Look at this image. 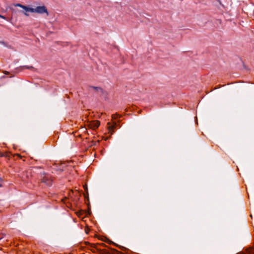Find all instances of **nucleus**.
<instances>
[{
    "label": "nucleus",
    "instance_id": "1",
    "mask_svg": "<svg viewBox=\"0 0 254 254\" xmlns=\"http://www.w3.org/2000/svg\"><path fill=\"white\" fill-rule=\"evenodd\" d=\"M16 7H19L22 8L26 11H30L31 12H36L39 14L46 13L47 15H49V12L48 11L47 7L43 6H38L36 8L29 7L28 6L22 5L20 3H16L14 4Z\"/></svg>",
    "mask_w": 254,
    "mask_h": 254
},
{
    "label": "nucleus",
    "instance_id": "8",
    "mask_svg": "<svg viewBox=\"0 0 254 254\" xmlns=\"http://www.w3.org/2000/svg\"><path fill=\"white\" fill-rule=\"evenodd\" d=\"M8 155L6 153L0 152V157H8Z\"/></svg>",
    "mask_w": 254,
    "mask_h": 254
},
{
    "label": "nucleus",
    "instance_id": "11",
    "mask_svg": "<svg viewBox=\"0 0 254 254\" xmlns=\"http://www.w3.org/2000/svg\"><path fill=\"white\" fill-rule=\"evenodd\" d=\"M0 18H1L2 19H6V17L4 16H3V15H0Z\"/></svg>",
    "mask_w": 254,
    "mask_h": 254
},
{
    "label": "nucleus",
    "instance_id": "3",
    "mask_svg": "<svg viewBox=\"0 0 254 254\" xmlns=\"http://www.w3.org/2000/svg\"><path fill=\"white\" fill-rule=\"evenodd\" d=\"M89 90L90 91L93 90L95 93H96L100 96H102L104 94L103 89L99 87L90 86L89 87Z\"/></svg>",
    "mask_w": 254,
    "mask_h": 254
},
{
    "label": "nucleus",
    "instance_id": "13",
    "mask_svg": "<svg viewBox=\"0 0 254 254\" xmlns=\"http://www.w3.org/2000/svg\"><path fill=\"white\" fill-rule=\"evenodd\" d=\"M3 72L4 74H9V72L8 71H4Z\"/></svg>",
    "mask_w": 254,
    "mask_h": 254
},
{
    "label": "nucleus",
    "instance_id": "10",
    "mask_svg": "<svg viewBox=\"0 0 254 254\" xmlns=\"http://www.w3.org/2000/svg\"><path fill=\"white\" fill-rule=\"evenodd\" d=\"M27 11H26L25 12H24V11H22V12L23 13V14L26 16H29V14L27 13Z\"/></svg>",
    "mask_w": 254,
    "mask_h": 254
},
{
    "label": "nucleus",
    "instance_id": "4",
    "mask_svg": "<svg viewBox=\"0 0 254 254\" xmlns=\"http://www.w3.org/2000/svg\"><path fill=\"white\" fill-rule=\"evenodd\" d=\"M99 254H119L117 251L114 250H98Z\"/></svg>",
    "mask_w": 254,
    "mask_h": 254
},
{
    "label": "nucleus",
    "instance_id": "14",
    "mask_svg": "<svg viewBox=\"0 0 254 254\" xmlns=\"http://www.w3.org/2000/svg\"><path fill=\"white\" fill-rule=\"evenodd\" d=\"M253 254H254V252H253Z\"/></svg>",
    "mask_w": 254,
    "mask_h": 254
},
{
    "label": "nucleus",
    "instance_id": "2",
    "mask_svg": "<svg viewBox=\"0 0 254 254\" xmlns=\"http://www.w3.org/2000/svg\"><path fill=\"white\" fill-rule=\"evenodd\" d=\"M39 178L41 183H44L48 186H52L53 179L50 175L46 174L44 172H40Z\"/></svg>",
    "mask_w": 254,
    "mask_h": 254
},
{
    "label": "nucleus",
    "instance_id": "6",
    "mask_svg": "<svg viewBox=\"0 0 254 254\" xmlns=\"http://www.w3.org/2000/svg\"><path fill=\"white\" fill-rule=\"evenodd\" d=\"M108 129L110 131H114V128L117 126V124L115 122L113 123V125H111L110 123L108 124Z\"/></svg>",
    "mask_w": 254,
    "mask_h": 254
},
{
    "label": "nucleus",
    "instance_id": "12",
    "mask_svg": "<svg viewBox=\"0 0 254 254\" xmlns=\"http://www.w3.org/2000/svg\"><path fill=\"white\" fill-rule=\"evenodd\" d=\"M2 180L1 178H0V187H2V185L1 184V183L2 182Z\"/></svg>",
    "mask_w": 254,
    "mask_h": 254
},
{
    "label": "nucleus",
    "instance_id": "7",
    "mask_svg": "<svg viewBox=\"0 0 254 254\" xmlns=\"http://www.w3.org/2000/svg\"><path fill=\"white\" fill-rule=\"evenodd\" d=\"M22 68H27V69H32L34 68V67L32 66H27V65H25V66H23L22 67Z\"/></svg>",
    "mask_w": 254,
    "mask_h": 254
},
{
    "label": "nucleus",
    "instance_id": "9",
    "mask_svg": "<svg viewBox=\"0 0 254 254\" xmlns=\"http://www.w3.org/2000/svg\"><path fill=\"white\" fill-rule=\"evenodd\" d=\"M119 117V115L118 114L112 115V119L113 120H115L116 119L118 118Z\"/></svg>",
    "mask_w": 254,
    "mask_h": 254
},
{
    "label": "nucleus",
    "instance_id": "5",
    "mask_svg": "<svg viewBox=\"0 0 254 254\" xmlns=\"http://www.w3.org/2000/svg\"><path fill=\"white\" fill-rule=\"evenodd\" d=\"M100 125V122L98 121H94L90 124V127L91 128L95 129L99 127Z\"/></svg>",
    "mask_w": 254,
    "mask_h": 254
}]
</instances>
